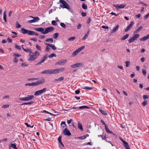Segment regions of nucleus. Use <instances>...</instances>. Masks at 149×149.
Returning <instances> with one entry per match:
<instances>
[{
	"label": "nucleus",
	"mask_w": 149,
	"mask_h": 149,
	"mask_svg": "<svg viewBox=\"0 0 149 149\" xmlns=\"http://www.w3.org/2000/svg\"><path fill=\"white\" fill-rule=\"evenodd\" d=\"M129 34H126L125 35L123 36L122 38V40H124L127 38L129 36Z\"/></svg>",
	"instance_id": "nucleus-28"
},
{
	"label": "nucleus",
	"mask_w": 149,
	"mask_h": 149,
	"mask_svg": "<svg viewBox=\"0 0 149 149\" xmlns=\"http://www.w3.org/2000/svg\"><path fill=\"white\" fill-rule=\"evenodd\" d=\"M64 125V126H63V127H65V126H66V125L65 123V122H64V121H62L61 122V125Z\"/></svg>",
	"instance_id": "nucleus-56"
},
{
	"label": "nucleus",
	"mask_w": 149,
	"mask_h": 149,
	"mask_svg": "<svg viewBox=\"0 0 149 149\" xmlns=\"http://www.w3.org/2000/svg\"><path fill=\"white\" fill-rule=\"evenodd\" d=\"M37 79H38V78H32V79H31V78L28 79V81H29V80H37Z\"/></svg>",
	"instance_id": "nucleus-61"
},
{
	"label": "nucleus",
	"mask_w": 149,
	"mask_h": 149,
	"mask_svg": "<svg viewBox=\"0 0 149 149\" xmlns=\"http://www.w3.org/2000/svg\"><path fill=\"white\" fill-rule=\"evenodd\" d=\"M89 32V31H88L87 33L82 38L83 40H84L86 39V38L88 37Z\"/></svg>",
	"instance_id": "nucleus-30"
},
{
	"label": "nucleus",
	"mask_w": 149,
	"mask_h": 149,
	"mask_svg": "<svg viewBox=\"0 0 149 149\" xmlns=\"http://www.w3.org/2000/svg\"><path fill=\"white\" fill-rule=\"evenodd\" d=\"M45 45L49 46V47H51L52 49L54 50H55L56 49V47L53 44H49L45 43Z\"/></svg>",
	"instance_id": "nucleus-17"
},
{
	"label": "nucleus",
	"mask_w": 149,
	"mask_h": 149,
	"mask_svg": "<svg viewBox=\"0 0 149 149\" xmlns=\"http://www.w3.org/2000/svg\"><path fill=\"white\" fill-rule=\"evenodd\" d=\"M79 108L80 109H88L89 108V107L88 106H82L79 107Z\"/></svg>",
	"instance_id": "nucleus-29"
},
{
	"label": "nucleus",
	"mask_w": 149,
	"mask_h": 149,
	"mask_svg": "<svg viewBox=\"0 0 149 149\" xmlns=\"http://www.w3.org/2000/svg\"><path fill=\"white\" fill-rule=\"evenodd\" d=\"M34 19L35 20V22H37L40 19L38 17H35Z\"/></svg>",
	"instance_id": "nucleus-47"
},
{
	"label": "nucleus",
	"mask_w": 149,
	"mask_h": 149,
	"mask_svg": "<svg viewBox=\"0 0 149 149\" xmlns=\"http://www.w3.org/2000/svg\"><path fill=\"white\" fill-rule=\"evenodd\" d=\"M122 142L123 143V146L125 147L126 149H130L128 143L127 142L122 139Z\"/></svg>",
	"instance_id": "nucleus-12"
},
{
	"label": "nucleus",
	"mask_w": 149,
	"mask_h": 149,
	"mask_svg": "<svg viewBox=\"0 0 149 149\" xmlns=\"http://www.w3.org/2000/svg\"><path fill=\"white\" fill-rule=\"evenodd\" d=\"M143 74L144 76H146V71L145 70H143L142 71Z\"/></svg>",
	"instance_id": "nucleus-60"
},
{
	"label": "nucleus",
	"mask_w": 149,
	"mask_h": 149,
	"mask_svg": "<svg viewBox=\"0 0 149 149\" xmlns=\"http://www.w3.org/2000/svg\"><path fill=\"white\" fill-rule=\"evenodd\" d=\"M59 35L58 33H54L53 34V38L55 39H56Z\"/></svg>",
	"instance_id": "nucleus-34"
},
{
	"label": "nucleus",
	"mask_w": 149,
	"mask_h": 149,
	"mask_svg": "<svg viewBox=\"0 0 149 149\" xmlns=\"http://www.w3.org/2000/svg\"><path fill=\"white\" fill-rule=\"evenodd\" d=\"M67 61V60L65 59H62L57 61L56 63V65H63L65 64Z\"/></svg>",
	"instance_id": "nucleus-7"
},
{
	"label": "nucleus",
	"mask_w": 149,
	"mask_h": 149,
	"mask_svg": "<svg viewBox=\"0 0 149 149\" xmlns=\"http://www.w3.org/2000/svg\"><path fill=\"white\" fill-rule=\"evenodd\" d=\"M30 35H35L36 36H38L39 35L38 33L34 32V31H31Z\"/></svg>",
	"instance_id": "nucleus-25"
},
{
	"label": "nucleus",
	"mask_w": 149,
	"mask_h": 149,
	"mask_svg": "<svg viewBox=\"0 0 149 149\" xmlns=\"http://www.w3.org/2000/svg\"><path fill=\"white\" fill-rule=\"evenodd\" d=\"M125 63H126V66L128 67L129 66V65H130V62L128 61H126L125 62Z\"/></svg>",
	"instance_id": "nucleus-42"
},
{
	"label": "nucleus",
	"mask_w": 149,
	"mask_h": 149,
	"mask_svg": "<svg viewBox=\"0 0 149 149\" xmlns=\"http://www.w3.org/2000/svg\"><path fill=\"white\" fill-rule=\"evenodd\" d=\"M52 24L56 26L57 25V23L55 21L53 20L52 21Z\"/></svg>",
	"instance_id": "nucleus-53"
},
{
	"label": "nucleus",
	"mask_w": 149,
	"mask_h": 149,
	"mask_svg": "<svg viewBox=\"0 0 149 149\" xmlns=\"http://www.w3.org/2000/svg\"><path fill=\"white\" fill-rule=\"evenodd\" d=\"M114 6L117 9L121 8V5H118L117 4H113Z\"/></svg>",
	"instance_id": "nucleus-35"
},
{
	"label": "nucleus",
	"mask_w": 149,
	"mask_h": 149,
	"mask_svg": "<svg viewBox=\"0 0 149 149\" xmlns=\"http://www.w3.org/2000/svg\"><path fill=\"white\" fill-rule=\"evenodd\" d=\"M21 25L17 22L16 25V27L17 28H19L21 27Z\"/></svg>",
	"instance_id": "nucleus-58"
},
{
	"label": "nucleus",
	"mask_w": 149,
	"mask_h": 149,
	"mask_svg": "<svg viewBox=\"0 0 149 149\" xmlns=\"http://www.w3.org/2000/svg\"><path fill=\"white\" fill-rule=\"evenodd\" d=\"M34 103V102L33 101H31L29 102H25L24 103H23L21 105H31L33 104Z\"/></svg>",
	"instance_id": "nucleus-23"
},
{
	"label": "nucleus",
	"mask_w": 149,
	"mask_h": 149,
	"mask_svg": "<svg viewBox=\"0 0 149 149\" xmlns=\"http://www.w3.org/2000/svg\"><path fill=\"white\" fill-rule=\"evenodd\" d=\"M149 38V34L146 36H143V38H141L140 40L141 41H144Z\"/></svg>",
	"instance_id": "nucleus-16"
},
{
	"label": "nucleus",
	"mask_w": 149,
	"mask_h": 149,
	"mask_svg": "<svg viewBox=\"0 0 149 149\" xmlns=\"http://www.w3.org/2000/svg\"><path fill=\"white\" fill-rule=\"evenodd\" d=\"M46 42H51V43H52L53 42V39L51 38H47L46 39Z\"/></svg>",
	"instance_id": "nucleus-27"
},
{
	"label": "nucleus",
	"mask_w": 149,
	"mask_h": 149,
	"mask_svg": "<svg viewBox=\"0 0 149 149\" xmlns=\"http://www.w3.org/2000/svg\"><path fill=\"white\" fill-rule=\"evenodd\" d=\"M149 16V13L146 15L144 17V19H147Z\"/></svg>",
	"instance_id": "nucleus-64"
},
{
	"label": "nucleus",
	"mask_w": 149,
	"mask_h": 149,
	"mask_svg": "<svg viewBox=\"0 0 149 149\" xmlns=\"http://www.w3.org/2000/svg\"><path fill=\"white\" fill-rule=\"evenodd\" d=\"M142 28V26H140L138 28L136 31H134V33L135 34L138 33L139 31L141 30Z\"/></svg>",
	"instance_id": "nucleus-22"
},
{
	"label": "nucleus",
	"mask_w": 149,
	"mask_h": 149,
	"mask_svg": "<svg viewBox=\"0 0 149 149\" xmlns=\"http://www.w3.org/2000/svg\"><path fill=\"white\" fill-rule=\"evenodd\" d=\"M78 127L81 130H83V127H82V125L81 124L79 123V122H78Z\"/></svg>",
	"instance_id": "nucleus-26"
},
{
	"label": "nucleus",
	"mask_w": 149,
	"mask_h": 149,
	"mask_svg": "<svg viewBox=\"0 0 149 149\" xmlns=\"http://www.w3.org/2000/svg\"><path fill=\"white\" fill-rule=\"evenodd\" d=\"M9 107V105L3 104V105H2V107L3 108H6V107Z\"/></svg>",
	"instance_id": "nucleus-52"
},
{
	"label": "nucleus",
	"mask_w": 149,
	"mask_h": 149,
	"mask_svg": "<svg viewBox=\"0 0 149 149\" xmlns=\"http://www.w3.org/2000/svg\"><path fill=\"white\" fill-rule=\"evenodd\" d=\"M21 31L22 33L24 34H28L29 35H30L31 31L28 30L24 28L21 29Z\"/></svg>",
	"instance_id": "nucleus-10"
},
{
	"label": "nucleus",
	"mask_w": 149,
	"mask_h": 149,
	"mask_svg": "<svg viewBox=\"0 0 149 149\" xmlns=\"http://www.w3.org/2000/svg\"><path fill=\"white\" fill-rule=\"evenodd\" d=\"M42 74H53V69L52 70H44L43 71L41 72Z\"/></svg>",
	"instance_id": "nucleus-8"
},
{
	"label": "nucleus",
	"mask_w": 149,
	"mask_h": 149,
	"mask_svg": "<svg viewBox=\"0 0 149 149\" xmlns=\"http://www.w3.org/2000/svg\"><path fill=\"white\" fill-rule=\"evenodd\" d=\"M27 22L29 23H32L35 22L34 19L28 20Z\"/></svg>",
	"instance_id": "nucleus-55"
},
{
	"label": "nucleus",
	"mask_w": 149,
	"mask_h": 149,
	"mask_svg": "<svg viewBox=\"0 0 149 149\" xmlns=\"http://www.w3.org/2000/svg\"><path fill=\"white\" fill-rule=\"evenodd\" d=\"M59 2L61 3L60 5V7L63 8H65L68 9H70L69 4L64 0H60Z\"/></svg>",
	"instance_id": "nucleus-2"
},
{
	"label": "nucleus",
	"mask_w": 149,
	"mask_h": 149,
	"mask_svg": "<svg viewBox=\"0 0 149 149\" xmlns=\"http://www.w3.org/2000/svg\"><path fill=\"white\" fill-rule=\"evenodd\" d=\"M135 40L134 39V38H133V37H132L131 38H130L129 40H128V42L129 43H131L133 42H134V41Z\"/></svg>",
	"instance_id": "nucleus-31"
},
{
	"label": "nucleus",
	"mask_w": 149,
	"mask_h": 149,
	"mask_svg": "<svg viewBox=\"0 0 149 149\" xmlns=\"http://www.w3.org/2000/svg\"><path fill=\"white\" fill-rule=\"evenodd\" d=\"M99 111L103 115H107V113H106V112L102 109H99Z\"/></svg>",
	"instance_id": "nucleus-21"
},
{
	"label": "nucleus",
	"mask_w": 149,
	"mask_h": 149,
	"mask_svg": "<svg viewBox=\"0 0 149 149\" xmlns=\"http://www.w3.org/2000/svg\"><path fill=\"white\" fill-rule=\"evenodd\" d=\"M82 65L83 64L82 63H78L71 65V67L73 68H75L82 66Z\"/></svg>",
	"instance_id": "nucleus-13"
},
{
	"label": "nucleus",
	"mask_w": 149,
	"mask_h": 149,
	"mask_svg": "<svg viewBox=\"0 0 149 149\" xmlns=\"http://www.w3.org/2000/svg\"><path fill=\"white\" fill-rule=\"evenodd\" d=\"M34 97L33 95H27L26 97L19 98L21 101H28L31 100Z\"/></svg>",
	"instance_id": "nucleus-3"
},
{
	"label": "nucleus",
	"mask_w": 149,
	"mask_h": 149,
	"mask_svg": "<svg viewBox=\"0 0 149 149\" xmlns=\"http://www.w3.org/2000/svg\"><path fill=\"white\" fill-rule=\"evenodd\" d=\"M62 136H59L58 139V142L60 143L61 146L63 147H64V145L61 141V139Z\"/></svg>",
	"instance_id": "nucleus-20"
},
{
	"label": "nucleus",
	"mask_w": 149,
	"mask_h": 149,
	"mask_svg": "<svg viewBox=\"0 0 149 149\" xmlns=\"http://www.w3.org/2000/svg\"><path fill=\"white\" fill-rule=\"evenodd\" d=\"M149 98V96L146 95H144L143 96V98L144 100L148 99Z\"/></svg>",
	"instance_id": "nucleus-44"
},
{
	"label": "nucleus",
	"mask_w": 149,
	"mask_h": 149,
	"mask_svg": "<svg viewBox=\"0 0 149 149\" xmlns=\"http://www.w3.org/2000/svg\"><path fill=\"white\" fill-rule=\"evenodd\" d=\"M134 24V22L133 21H132L130 22V24L128 26L130 27V28H131L132 27Z\"/></svg>",
	"instance_id": "nucleus-43"
},
{
	"label": "nucleus",
	"mask_w": 149,
	"mask_h": 149,
	"mask_svg": "<svg viewBox=\"0 0 149 149\" xmlns=\"http://www.w3.org/2000/svg\"><path fill=\"white\" fill-rule=\"evenodd\" d=\"M15 48L17 49H19V50L21 49V48L20 47L18 46V45H15Z\"/></svg>",
	"instance_id": "nucleus-59"
},
{
	"label": "nucleus",
	"mask_w": 149,
	"mask_h": 149,
	"mask_svg": "<svg viewBox=\"0 0 149 149\" xmlns=\"http://www.w3.org/2000/svg\"><path fill=\"white\" fill-rule=\"evenodd\" d=\"M47 55H45L44 56L41 58L40 61L38 62L37 65L40 64L41 63L43 62L44 61L47 59Z\"/></svg>",
	"instance_id": "nucleus-14"
},
{
	"label": "nucleus",
	"mask_w": 149,
	"mask_h": 149,
	"mask_svg": "<svg viewBox=\"0 0 149 149\" xmlns=\"http://www.w3.org/2000/svg\"><path fill=\"white\" fill-rule=\"evenodd\" d=\"M131 28H130V27L128 26L125 29V32H127L129 30H130Z\"/></svg>",
	"instance_id": "nucleus-51"
},
{
	"label": "nucleus",
	"mask_w": 149,
	"mask_h": 149,
	"mask_svg": "<svg viewBox=\"0 0 149 149\" xmlns=\"http://www.w3.org/2000/svg\"><path fill=\"white\" fill-rule=\"evenodd\" d=\"M85 46H82L81 47L78 48V49H76L75 51L72 54V56H75L81 50L84 49L85 48Z\"/></svg>",
	"instance_id": "nucleus-4"
},
{
	"label": "nucleus",
	"mask_w": 149,
	"mask_h": 149,
	"mask_svg": "<svg viewBox=\"0 0 149 149\" xmlns=\"http://www.w3.org/2000/svg\"><path fill=\"white\" fill-rule=\"evenodd\" d=\"M49 47V46L47 45L46 47L45 51L47 52H48L50 49V48Z\"/></svg>",
	"instance_id": "nucleus-45"
},
{
	"label": "nucleus",
	"mask_w": 149,
	"mask_h": 149,
	"mask_svg": "<svg viewBox=\"0 0 149 149\" xmlns=\"http://www.w3.org/2000/svg\"><path fill=\"white\" fill-rule=\"evenodd\" d=\"M105 128L106 131L108 133H109L110 134H112V133H113V132H112L111 131H110L109 130V129L107 126H105Z\"/></svg>",
	"instance_id": "nucleus-24"
},
{
	"label": "nucleus",
	"mask_w": 149,
	"mask_h": 149,
	"mask_svg": "<svg viewBox=\"0 0 149 149\" xmlns=\"http://www.w3.org/2000/svg\"><path fill=\"white\" fill-rule=\"evenodd\" d=\"M60 25L63 28H65L66 27V25L63 23H61Z\"/></svg>",
	"instance_id": "nucleus-46"
},
{
	"label": "nucleus",
	"mask_w": 149,
	"mask_h": 149,
	"mask_svg": "<svg viewBox=\"0 0 149 149\" xmlns=\"http://www.w3.org/2000/svg\"><path fill=\"white\" fill-rule=\"evenodd\" d=\"M24 51L26 52H29L31 53V50L29 49H25Z\"/></svg>",
	"instance_id": "nucleus-62"
},
{
	"label": "nucleus",
	"mask_w": 149,
	"mask_h": 149,
	"mask_svg": "<svg viewBox=\"0 0 149 149\" xmlns=\"http://www.w3.org/2000/svg\"><path fill=\"white\" fill-rule=\"evenodd\" d=\"M7 40L9 42H10L12 41V39H10L9 37L7 38Z\"/></svg>",
	"instance_id": "nucleus-63"
},
{
	"label": "nucleus",
	"mask_w": 149,
	"mask_h": 149,
	"mask_svg": "<svg viewBox=\"0 0 149 149\" xmlns=\"http://www.w3.org/2000/svg\"><path fill=\"white\" fill-rule=\"evenodd\" d=\"M64 68H60L58 69H53V74L58 73L60 72H62L64 71Z\"/></svg>",
	"instance_id": "nucleus-9"
},
{
	"label": "nucleus",
	"mask_w": 149,
	"mask_h": 149,
	"mask_svg": "<svg viewBox=\"0 0 149 149\" xmlns=\"http://www.w3.org/2000/svg\"><path fill=\"white\" fill-rule=\"evenodd\" d=\"M63 133L65 135L68 136H69L71 135L70 132L68 130V129L67 127L65 128L63 131Z\"/></svg>",
	"instance_id": "nucleus-11"
},
{
	"label": "nucleus",
	"mask_w": 149,
	"mask_h": 149,
	"mask_svg": "<svg viewBox=\"0 0 149 149\" xmlns=\"http://www.w3.org/2000/svg\"><path fill=\"white\" fill-rule=\"evenodd\" d=\"M119 27V25H117L115 27L113 28V30L111 31V33H113L116 32L118 29Z\"/></svg>",
	"instance_id": "nucleus-18"
},
{
	"label": "nucleus",
	"mask_w": 149,
	"mask_h": 149,
	"mask_svg": "<svg viewBox=\"0 0 149 149\" xmlns=\"http://www.w3.org/2000/svg\"><path fill=\"white\" fill-rule=\"evenodd\" d=\"M35 30L37 31L41 32L42 34L44 31V29L42 28H37L35 29Z\"/></svg>",
	"instance_id": "nucleus-19"
},
{
	"label": "nucleus",
	"mask_w": 149,
	"mask_h": 149,
	"mask_svg": "<svg viewBox=\"0 0 149 149\" xmlns=\"http://www.w3.org/2000/svg\"><path fill=\"white\" fill-rule=\"evenodd\" d=\"M83 88L84 89H88V90H92L93 89V87H88L87 86H85Z\"/></svg>",
	"instance_id": "nucleus-37"
},
{
	"label": "nucleus",
	"mask_w": 149,
	"mask_h": 149,
	"mask_svg": "<svg viewBox=\"0 0 149 149\" xmlns=\"http://www.w3.org/2000/svg\"><path fill=\"white\" fill-rule=\"evenodd\" d=\"M64 79V77H61L59 78L58 79V81H62Z\"/></svg>",
	"instance_id": "nucleus-57"
},
{
	"label": "nucleus",
	"mask_w": 149,
	"mask_h": 149,
	"mask_svg": "<svg viewBox=\"0 0 149 149\" xmlns=\"http://www.w3.org/2000/svg\"><path fill=\"white\" fill-rule=\"evenodd\" d=\"M31 54L30 55V57L28 59V61H30L35 60L40 55L39 53L37 51H35L34 53L32 52Z\"/></svg>",
	"instance_id": "nucleus-1"
},
{
	"label": "nucleus",
	"mask_w": 149,
	"mask_h": 149,
	"mask_svg": "<svg viewBox=\"0 0 149 149\" xmlns=\"http://www.w3.org/2000/svg\"><path fill=\"white\" fill-rule=\"evenodd\" d=\"M76 39V38L74 37H72L69 38L68 40V41H72Z\"/></svg>",
	"instance_id": "nucleus-32"
},
{
	"label": "nucleus",
	"mask_w": 149,
	"mask_h": 149,
	"mask_svg": "<svg viewBox=\"0 0 149 149\" xmlns=\"http://www.w3.org/2000/svg\"><path fill=\"white\" fill-rule=\"evenodd\" d=\"M56 55L55 54H54V53H53V54H51L50 55H49L48 56V57L49 58H52L53 57H56Z\"/></svg>",
	"instance_id": "nucleus-38"
},
{
	"label": "nucleus",
	"mask_w": 149,
	"mask_h": 149,
	"mask_svg": "<svg viewBox=\"0 0 149 149\" xmlns=\"http://www.w3.org/2000/svg\"><path fill=\"white\" fill-rule=\"evenodd\" d=\"M46 89H47L46 88H44L42 90L38 91L35 93L34 95L36 96L40 95L42 93L44 92Z\"/></svg>",
	"instance_id": "nucleus-6"
},
{
	"label": "nucleus",
	"mask_w": 149,
	"mask_h": 149,
	"mask_svg": "<svg viewBox=\"0 0 149 149\" xmlns=\"http://www.w3.org/2000/svg\"><path fill=\"white\" fill-rule=\"evenodd\" d=\"M36 48L38 50L41 51V47L40 46H39L38 45H36Z\"/></svg>",
	"instance_id": "nucleus-41"
},
{
	"label": "nucleus",
	"mask_w": 149,
	"mask_h": 149,
	"mask_svg": "<svg viewBox=\"0 0 149 149\" xmlns=\"http://www.w3.org/2000/svg\"><path fill=\"white\" fill-rule=\"evenodd\" d=\"M10 145L12 148H13L14 149H18L16 147V145L15 144H11Z\"/></svg>",
	"instance_id": "nucleus-33"
},
{
	"label": "nucleus",
	"mask_w": 149,
	"mask_h": 149,
	"mask_svg": "<svg viewBox=\"0 0 149 149\" xmlns=\"http://www.w3.org/2000/svg\"><path fill=\"white\" fill-rule=\"evenodd\" d=\"M86 138V136L84 135L83 136H81L79 138L80 139H85Z\"/></svg>",
	"instance_id": "nucleus-49"
},
{
	"label": "nucleus",
	"mask_w": 149,
	"mask_h": 149,
	"mask_svg": "<svg viewBox=\"0 0 149 149\" xmlns=\"http://www.w3.org/2000/svg\"><path fill=\"white\" fill-rule=\"evenodd\" d=\"M82 6V8L84 9H86L87 8V6L85 3H83Z\"/></svg>",
	"instance_id": "nucleus-40"
},
{
	"label": "nucleus",
	"mask_w": 149,
	"mask_h": 149,
	"mask_svg": "<svg viewBox=\"0 0 149 149\" xmlns=\"http://www.w3.org/2000/svg\"><path fill=\"white\" fill-rule=\"evenodd\" d=\"M45 81V79L42 78L37 81V83L38 85L43 84Z\"/></svg>",
	"instance_id": "nucleus-15"
},
{
	"label": "nucleus",
	"mask_w": 149,
	"mask_h": 149,
	"mask_svg": "<svg viewBox=\"0 0 149 149\" xmlns=\"http://www.w3.org/2000/svg\"><path fill=\"white\" fill-rule=\"evenodd\" d=\"M54 28L53 27H49L46 28L44 31L42 33L44 34H46L49 32H51L54 31Z\"/></svg>",
	"instance_id": "nucleus-5"
},
{
	"label": "nucleus",
	"mask_w": 149,
	"mask_h": 149,
	"mask_svg": "<svg viewBox=\"0 0 149 149\" xmlns=\"http://www.w3.org/2000/svg\"><path fill=\"white\" fill-rule=\"evenodd\" d=\"M25 124L27 127H30L31 128H32L33 127V125L32 126H31L30 125H29V124L27 123H25Z\"/></svg>",
	"instance_id": "nucleus-50"
},
{
	"label": "nucleus",
	"mask_w": 149,
	"mask_h": 149,
	"mask_svg": "<svg viewBox=\"0 0 149 149\" xmlns=\"http://www.w3.org/2000/svg\"><path fill=\"white\" fill-rule=\"evenodd\" d=\"M139 36V35L138 34H136L134 35L133 36V38L136 40Z\"/></svg>",
	"instance_id": "nucleus-36"
},
{
	"label": "nucleus",
	"mask_w": 149,
	"mask_h": 149,
	"mask_svg": "<svg viewBox=\"0 0 149 149\" xmlns=\"http://www.w3.org/2000/svg\"><path fill=\"white\" fill-rule=\"evenodd\" d=\"M38 86L37 81L31 83V86Z\"/></svg>",
	"instance_id": "nucleus-39"
},
{
	"label": "nucleus",
	"mask_w": 149,
	"mask_h": 149,
	"mask_svg": "<svg viewBox=\"0 0 149 149\" xmlns=\"http://www.w3.org/2000/svg\"><path fill=\"white\" fill-rule=\"evenodd\" d=\"M147 101L145 100L142 102V104L143 106H145L147 104Z\"/></svg>",
	"instance_id": "nucleus-48"
},
{
	"label": "nucleus",
	"mask_w": 149,
	"mask_h": 149,
	"mask_svg": "<svg viewBox=\"0 0 149 149\" xmlns=\"http://www.w3.org/2000/svg\"><path fill=\"white\" fill-rule=\"evenodd\" d=\"M14 55L15 56L19 57L21 55L17 53H15L14 54Z\"/></svg>",
	"instance_id": "nucleus-54"
}]
</instances>
